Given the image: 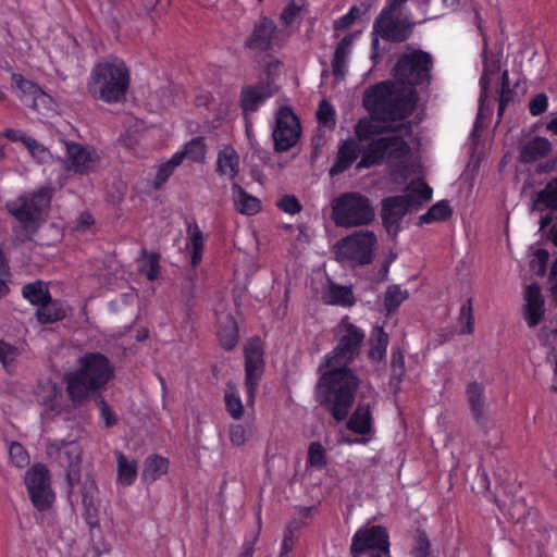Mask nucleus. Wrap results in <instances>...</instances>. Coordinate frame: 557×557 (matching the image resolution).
<instances>
[{
	"instance_id": "obj_49",
	"label": "nucleus",
	"mask_w": 557,
	"mask_h": 557,
	"mask_svg": "<svg viewBox=\"0 0 557 557\" xmlns=\"http://www.w3.org/2000/svg\"><path fill=\"white\" fill-rule=\"evenodd\" d=\"M499 70V66L494 64L492 66L485 65L483 74L480 78V87H481V94H480V106L483 107L484 102L488 98V88L491 83V76L495 74Z\"/></svg>"
},
{
	"instance_id": "obj_31",
	"label": "nucleus",
	"mask_w": 557,
	"mask_h": 557,
	"mask_svg": "<svg viewBox=\"0 0 557 557\" xmlns=\"http://www.w3.org/2000/svg\"><path fill=\"white\" fill-rule=\"evenodd\" d=\"M552 145L548 139L544 137H535L528 141L520 151V161L522 163H532L548 154Z\"/></svg>"
},
{
	"instance_id": "obj_11",
	"label": "nucleus",
	"mask_w": 557,
	"mask_h": 557,
	"mask_svg": "<svg viewBox=\"0 0 557 557\" xmlns=\"http://www.w3.org/2000/svg\"><path fill=\"white\" fill-rule=\"evenodd\" d=\"M399 55L394 69V81L400 86H416L429 83L433 59L422 50L409 49Z\"/></svg>"
},
{
	"instance_id": "obj_17",
	"label": "nucleus",
	"mask_w": 557,
	"mask_h": 557,
	"mask_svg": "<svg viewBox=\"0 0 557 557\" xmlns=\"http://www.w3.org/2000/svg\"><path fill=\"white\" fill-rule=\"evenodd\" d=\"M467 401L471 410V414L475 423L484 430L487 434L488 431L493 432L494 443H488L491 446H497L499 441V431L495 426L490 428V421L486 416V398L484 395V386L478 382H471L466 389Z\"/></svg>"
},
{
	"instance_id": "obj_1",
	"label": "nucleus",
	"mask_w": 557,
	"mask_h": 557,
	"mask_svg": "<svg viewBox=\"0 0 557 557\" xmlns=\"http://www.w3.org/2000/svg\"><path fill=\"white\" fill-rule=\"evenodd\" d=\"M336 333V346L318 368L321 375L315 386V399L336 422H342L348 417L360 385L348 364L359 356L364 333L347 318L338 324Z\"/></svg>"
},
{
	"instance_id": "obj_35",
	"label": "nucleus",
	"mask_w": 557,
	"mask_h": 557,
	"mask_svg": "<svg viewBox=\"0 0 557 557\" xmlns=\"http://www.w3.org/2000/svg\"><path fill=\"white\" fill-rule=\"evenodd\" d=\"M326 304L342 307H351L355 304V297L350 287L337 284H330L323 295Z\"/></svg>"
},
{
	"instance_id": "obj_54",
	"label": "nucleus",
	"mask_w": 557,
	"mask_h": 557,
	"mask_svg": "<svg viewBox=\"0 0 557 557\" xmlns=\"http://www.w3.org/2000/svg\"><path fill=\"white\" fill-rule=\"evenodd\" d=\"M277 207L289 214H296L301 211V205L294 195L284 196L278 202Z\"/></svg>"
},
{
	"instance_id": "obj_40",
	"label": "nucleus",
	"mask_w": 557,
	"mask_h": 557,
	"mask_svg": "<svg viewBox=\"0 0 557 557\" xmlns=\"http://www.w3.org/2000/svg\"><path fill=\"white\" fill-rule=\"evenodd\" d=\"M187 235L188 242L191 246V263L193 265H197L202 256L203 250V235L197 223L191 222L187 225Z\"/></svg>"
},
{
	"instance_id": "obj_36",
	"label": "nucleus",
	"mask_w": 557,
	"mask_h": 557,
	"mask_svg": "<svg viewBox=\"0 0 557 557\" xmlns=\"http://www.w3.org/2000/svg\"><path fill=\"white\" fill-rule=\"evenodd\" d=\"M370 350L368 356L371 360L381 361L384 359L388 345V335L383 327L376 326L372 330L370 336Z\"/></svg>"
},
{
	"instance_id": "obj_5",
	"label": "nucleus",
	"mask_w": 557,
	"mask_h": 557,
	"mask_svg": "<svg viewBox=\"0 0 557 557\" xmlns=\"http://www.w3.org/2000/svg\"><path fill=\"white\" fill-rule=\"evenodd\" d=\"M129 86V72L123 60L110 55L97 62L87 82V91L96 100L116 103Z\"/></svg>"
},
{
	"instance_id": "obj_28",
	"label": "nucleus",
	"mask_w": 557,
	"mask_h": 557,
	"mask_svg": "<svg viewBox=\"0 0 557 557\" xmlns=\"http://www.w3.org/2000/svg\"><path fill=\"white\" fill-rule=\"evenodd\" d=\"M116 458V481L123 486H129L134 483L138 473V462L134 458H128L122 451L115 450Z\"/></svg>"
},
{
	"instance_id": "obj_2",
	"label": "nucleus",
	"mask_w": 557,
	"mask_h": 557,
	"mask_svg": "<svg viewBox=\"0 0 557 557\" xmlns=\"http://www.w3.org/2000/svg\"><path fill=\"white\" fill-rule=\"evenodd\" d=\"M48 456L64 469L67 484V495L72 497L76 485H81L83 517L89 528L99 527V490L95 479L87 474L82 481L81 462L82 448L76 442H53L47 446Z\"/></svg>"
},
{
	"instance_id": "obj_25",
	"label": "nucleus",
	"mask_w": 557,
	"mask_h": 557,
	"mask_svg": "<svg viewBox=\"0 0 557 557\" xmlns=\"http://www.w3.org/2000/svg\"><path fill=\"white\" fill-rule=\"evenodd\" d=\"M215 171L230 180H234L239 173V156L232 146H225L219 151Z\"/></svg>"
},
{
	"instance_id": "obj_42",
	"label": "nucleus",
	"mask_w": 557,
	"mask_h": 557,
	"mask_svg": "<svg viewBox=\"0 0 557 557\" xmlns=\"http://www.w3.org/2000/svg\"><path fill=\"white\" fill-rule=\"evenodd\" d=\"M451 215V209L446 200L433 205L424 214L419 218V224H426L435 221H444Z\"/></svg>"
},
{
	"instance_id": "obj_10",
	"label": "nucleus",
	"mask_w": 557,
	"mask_h": 557,
	"mask_svg": "<svg viewBox=\"0 0 557 557\" xmlns=\"http://www.w3.org/2000/svg\"><path fill=\"white\" fill-rule=\"evenodd\" d=\"M359 144L361 159L357 169L380 165L385 159L401 160L410 152L408 143L399 135L377 137Z\"/></svg>"
},
{
	"instance_id": "obj_14",
	"label": "nucleus",
	"mask_w": 557,
	"mask_h": 557,
	"mask_svg": "<svg viewBox=\"0 0 557 557\" xmlns=\"http://www.w3.org/2000/svg\"><path fill=\"white\" fill-rule=\"evenodd\" d=\"M368 552L389 555L388 533L384 527H364L354 534L350 545L351 557H360Z\"/></svg>"
},
{
	"instance_id": "obj_18",
	"label": "nucleus",
	"mask_w": 557,
	"mask_h": 557,
	"mask_svg": "<svg viewBox=\"0 0 557 557\" xmlns=\"http://www.w3.org/2000/svg\"><path fill=\"white\" fill-rule=\"evenodd\" d=\"M264 371L263 351L257 343L245 348V385L249 401H253L259 382Z\"/></svg>"
},
{
	"instance_id": "obj_64",
	"label": "nucleus",
	"mask_w": 557,
	"mask_h": 557,
	"mask_svg": "<svg viewBox=\"0 0 557 557\" xmlns=\"http://www.w3.org/2000/svg\"><path fill=\"white\" fill-rule=\"evenodd\" d=\"M3 135L11 141H21L24 144L26 138L28 137L25 133L14 128H8Z\"/></svg>"
},
{
	"instance_id": "obj_23",
	"label": "nucleus",
	"mask_w": 557,
	"mask_h": 557,
	"mask_svg": "<svg viewBox=\"0 0 557 557\" xmlns=\"http://www.w3.org/2000/svg\"><path fill=\"white\" fill-rule=\"evenodd\" d=\"M12 86L14 88V91L16 96L20 98V100L29 108H36V101L39 97H42V91L40 87L28 81L25 79L20 74H13L12 75Z\"/></svg>"
},
{
	"instance_id": "obj_60",
	"label": "nucleus",
	"mask_w": 557,
	"mask_h": 557,
	"mask_svg": "<svg viewBox=\"0 0 557 557\" xmlns=\"http://www.w3.org/2000/svg\"><path fill=\"white\" fill-rule=\"evenodd\" d=\"M98 407L100 409L101 418L104 420V424L107 428L112 426L116 423V419L114 418L110 406L107 404V401L100 397L97 400Z\"/></svg>"
},
{
	"instance_id": "obj_46",
	"label": "nucleus",
	"mask_w": 557,
	"mask_h": 557,
	"mask_svg": "<svg viewBox=\"0 0 557 557\" xmlns=\"http://www.w3.org/2000/svg\"><path fill=\"white\" fill-rule=\"evenodd\" d=\"M308 462L315 468H323L326 466L325 449L319 442H312L308 448Z\"/></svg>"
},
{
	"instance_id": "obj_62",
	"label": "nucleus",
	"mask_w": 557,
	"mask_h": 557,
	"mask_svg": "<svg viewBox=\"0 0 557 557\" xmlns=\"http://www.w3.org/2000/svg\"><path fill=\"white\" fill-rule=\"evenodd\" d=\"M298 14L299 8L296 4L292 3L283 10V12L281 13V20L286 26H289L295 22L296 16Z\"/></svg>"
},
{
	"instance_id": "obj_4",
	"label": "nucleus",
	"mask_w": 557,
	"mask_h": 557,
	"mask_svg": "<svg viewBox=\"0 0 557 557\" xmlns=\"http://www.w3.org/2000/svg\"><path fill=\"white\" fill-rule=\"evenodd\" d=\"M114 376V366L101 352H87L77 360V368L64 377L67 395L81 406L103 389Z\"/></svg>"
},
{
	"instance_id": "obj_58",
	"label": "nucleus",
	"mask_w": 557,
	"mask_h": 557,
	"mask_svg": "<svg viewBox=\"0 0 557 557\" xmlns=\"http://www.w3.org/2000/svg\"><path fill=\"white\" fill-rule=\"evenodd\" d=\"M16 355L17 349L14 346L0 341V362H2L4 367L11 363Z\"/></svg>"
},
{
	"instance_id": "obj_52",
	"label": "nucleus",
	"mask_w": 557,
	"mask_h": 557,
	"mask_svg": "<svg viewBox=\"0 0 557 557\" xmlns=\"http://www.w3.org/2000/svg\"><path fill=\"white\" fill-rule=\"evenodd\" d=\"M548 107V98L546 94L540 92L529 102V111L533 116L544 113Z\"/></svg>"
},
{
	"instance_id": "obj_9",
	"label": "nucleus",
	"mask_w": 557,
	"mask_h": 557,
	"mask_svg": "<svg viewBox=\"0 0 557 557\" xmlns=\"http://www.w3.org/2000/svg\"><path fill=\"white\" fill-rule=\"evenodd\" d=\"M408 0H388L373 24V32L389 42H404L412 34L416 23L401 10Z\"/></svg>"
},
{
	"instance_id": "obj_12",
	"label": "nucleus",
	"mask_w": 557,
	"mask_h": 557,
	"mask_svg": "<svg viewBox=\"0 0 557 557\" xmlns=\"http://www.w3.org/2000/svg\"><path fill=\"white\" fill-rule=\"evenodd\" d=\"M377 239L372 231L362 230L342 238L336 244V253L341 260L352 265L370 264L374 257Z\"/></svg>"
},
{
	"instance_id": "obj_51",
	"label": "nucleus",
	"mask_w": 557,
	"mask_h": 557,
	"mask_svg": "<svg viewBox=\"0 0 557 557\" xmlns=\"http://www.w3.org/2000/svg\"><path fill=\"white\" fill-rule=\"evenodd\" d=\"M549 255L545 249H537L533 253V258L530 261V268L535 274L543 276L546 272V265Z\"/></svg>"
},
{
	"instance_id": "obj_61",
	"label": "nucleus",
	"mask_w": 557,
	"mask_h": 557,
	"mask_svg": "<svg viewBox=\"0 0 557 557\" xmlns=\"http://www.w3.org/2000/svg\"><path fill=\"white\" fill-rule=\"evenodd\" d=\"M230 440L232 444L242 446L246 442V431L244 426L239 424H233L230 426Z\"/></svg>"
},
{
	"instance_id": "obj_53",
	"label": "nucleus",
	"mask_w": 557,
	"mask_h": 557,
	"mask_svg": "<svg viewBox=\"0 0 557 557\" xmlns=\"http://www.w3.org/2000/svg\"><path fill=\"white\" fill-rule=\"evenodd\" d=\"M24 145L30 154L37 158L39 162H45L46 158L49 156L48 150L33 137H27Z\"/></svg>"
},
{
	"instance_id": "obj_13",
	"label": "nucleus",
	"mask_w": 557,
	"mask_h": 557,
	"mask_svg": "<svg viewBox=\"0 0 557 557\" xmlns=\"http://www.w3.org/2000/svg\"><path fill=\"white\" fill-rule=\"evenodd\" d=\"M25 484L34 506L42 511L50 507L54 494L50 487L49 470L41 463L34 465L25 473Z\"/></svg>"
},
{
	"instance_id": "obj_63",
	"label": "nucleus",
	"mask_w": 557,
	"mask_h": 557,
	"mask_svg": "<svg viewBox=\"0 0 557 557\" xmlns=\"http://www.w3.org/2000/svg\"><path fill=\"white\" fill-rule=\"evenodd\" d=\"M295 544L294 531L290 528H287L284 531L282 547L281 550L284 553H289Z\"/></svg>"
},
{
	"instance_id": "obj_22",
	"label": "nucleus",
	"mask_w": 557,
	"mask_h": 557,
	"mask_svg": "<svg viewBox=\"0 0 557 557\" xmlns=\"http://www.w3.org/2000/svg\"><path fill=\"white\" fill-rule=\"evenodd\" d=\"M524 319L530 327L536 326L544 317V298L537 283L530 284L524 294Z\"/></svg>"
},
{
	"instance_id": "obj_39",
	"label": "nucleus",
	"mask_w": 557,
	"mask_h": 557,
	"mask_svg": "<svg viewBox=\"0 0 557 557\" xmlns=\"http://www.w3.org/2000/svg\"><path fill=\"white\" fill-rule=\"evenodd\" d=\"M22 295L26 298L32 305L40 306L44 302L50 300L49 289L45 286L41 281H36L29 284H26L22 289Z\"/></svg>"
},
{
	"instance_id": "obj_8",
	"label": "nucleus",
	"mask_w": 557,
	"mask_h": 557,
	"mask_svg": "<svg viewBox=\"0 0 557 557\" xmlns=\"http://www.w3.org/2000/svg\"><path fill=\"white\" fill-rule=\"evenodd\" d=\"M331 219L339 227H357L372 223L375 211L368 197L356 193H344L331 203Z\"/></svg>"
},
{
	"instance_id": "obj_59",
	"label": "nucleus",
	"mask_w": 557,
	"mask_h": 557,
	"mask_svg": "<svg viewBox=\"0 0 557 557\" xmlns=\"http://www.w3.org/2000/svg\"><path fill=\"white\" fill-rule=\"evenodd\" d=\"M509 516L517 521H520L527 513V507L523 499H515L508 507Z\"/></svg>"
},
{
	"instance_id": "obj_26",
	"label": "nucleus",
	"mask_w": 557,
	"mask_h": 557,
	"mask_svg": "<svg viewBox=\"0 0 557 557\" xmlns=\"http://www.w3.org/2000/svg\"><path fill=\"white\" fill-rule=\"evenodd\" d=\"M232 197L235 209L242 214L253 215L261 209L260 200L249 195L238 183L232 185Z\"/></svg>"
},
{
	"instance_id": "obj_44",
	"label": "nucleus",
	"mask_w": 557,
	"mask_h": 557,
	"mask_svg": "<svg viewBox=\"0 0 557 557\" xmlns=\"http://www.w3.org/2000/svg\"><path fill=\"white\" fill-rule=\"evenodd\" d=\"M182 161L183 154H174L166 163L159 168L154 181L156 188H160L169 180Z\"/></svg>"
},
{
	"instance_id": "obj_24",
	"label": "nucleus",
	"mask_w": 557,
	"mask_h": 557,
	"mask_svg": "<svg viewBox=\"0 0 557 557\" xmlns=\"http://www.w3.org/2000/svg\"><path fill=\"white\" fill-rule=\"evenodd\" d=\"M360 154L359 145L355 140H346L338 148L336 160L330 169V175H338L350 168Z\"/></svg>"
},
{
	"instance_id": "obj_33",
	"label": "nucleus",
	"mask_w": 557,
	"mask_h": 557,
	"mask_svg": "<svg viewBox=\"0 0 557 557\" xmlns=\"http://www.w3.org/2000/svg\"><path fill=\"white\" fill-rule=\"evenodd\" d=\"M169 470V460L159 455H150L145 459L143 480L152 483L166 474Z\"/></svg>"
},
{
	"instance_id": "obj_45",
	"label": "nucleus",
	"mask_w": 557,
	"mask_h": 557,
	"mask_svg": "<svg viewBox=\"0 0 557 557\" xmlns=\"http://www.w3.org/2000/svg\"><path fill=\"white\" fill-rule=\"evenodd\" d=\"M458 322L461 325L460 334H472L474 331V318L471 299H468L460 308Z\"/></svg>"
},
{
	"instance_id": "obj_6",
	"label": "nucleus",
	"mask_w": 557,
	"mask_h": 557,
	"mask_svg": "<svg viewBox=\"0 0 557 557\" xmlns=\"http://www.w3.org/2000/svg\"><path fill=\"white\" fill-rule=\"evenodd\" d=\"M51 197L52 189L42 186L7 203L8 211L20 222V226L14 230L20 242L32 238L44 211L50 206Z\"/></svg>"
},
{
	"instance_id": "obj_3",
	"label": "nucleus",
	"mask_w": 557,
	"mask_h": 557,
	"mask_svg": "<svg viewBox=\"0 0 557 557\" xmlns=\"http://www.w3.org/2000/svg\"><path fill=\"white\" fill-rule=\"evenodd\" d=\"M418 92L395 81H383L366 89L362 104L375 122L399 124L414 111Z\"/></svg>"
},
{
	"instance_id": "obj_47",
	"label": "nucleus",
	"mask_w": 557,
	"mask_h": 557,
	"mask_svg": "<svg viewBox=\"0 0 557 557\" xmlns=\"http://www.w3.org/2000/svg\"><path fill=\"white\" fill-rule=\"evenodd\" d=\"M416 544L412 547L411 554L413 557H428L431 549V543L426 533L418 529L414 536Z\"/></svg>"
},
{
	"instance_id": "obj_32",
	"label": "nucleus",
	"mask_w": 557,
	"mask_h": 557,
	"mask_svg": "<svg viewBox=\"0 0 557 557\" xmlns=\"http://www.w3.org/2000/svg\"><path fill=\"white\" fill-rule=\"evenodd\" d=\"M137 263L139 273L145 275L148 281L153 282L159 278L161 270L160 253L143 249Z\"/></svg>"
},
{
	"instance_id": "obj_38",
	"label": "nucleus",
	"mask_w": 557,
	"mask_h": 557,
	"mask_svg": "<svg viewBox=\"0 0 557 557\" xmlns=\"http://www.w3.org/2000/svg\"><path fill=\"white\" fill-rule=\"evenodd\" d=\"M224 401L226 411L233 419L239 420L244 416V406L239 393L232 382H227L226 384Z\"/></svg>"
},
{
	"instance_id": "obj_56",
	"label": "nucleus",
	"mask_w": 557,
	"mask_h": 557,
	"mask_svg": "<svg viewBox=\"0 0 557 557\" xmlns=\"http://www.w3.org/2000/svg\"><path fill=\"white\" fill-rule=\"evenodd\" d=\"M335 112L332 106L325 100L321 101L319 108L317 110V119L320 123L327 125L329 123H334Z\"/></svg>"
},
{
	"instance_id": "obj_20",
	"label": "nucleus",
	"mask_w": 557,
	"mask_h": 557,
	"mask_svg": "<svg viewBox=\"0 0 557 557\" xmlns=\"http://www.w3.org/2000/svg\"><path fill=\"white\" fill-rule=\"evenodd\" d=\"M373 121L372 119H361L356 124L355 134L359 143L371 140L373 136L388 132H404L406 136H410L412 133V123L410 121L401 122L400 124L384 123L382 126L374 124Z\"/></svg>"
},
{
	"instance_id": "obj_27",
	"label": "nucleus",
	"mask_w": 557,
	"mask_h": 557,
	"mask_svg": "<svg viewBox=\"0 0 557 557\" xmlns=\"http://www.w3.org/2000/svg\"><path fill=\"white\" fill-rule=\"evenodd\" d=\"M355 34L346 35L337 45L333 59H332V72L337 78H344L346 74V64L348 55L351 51V46L355 40Z\"/></svg>"
},
{
	"instance_id": "obj_19",
	"label": "nucleus",
	"mask_w": 557,
	"mask_h": 557,
	"mask_svg": "<svg viewBox=\"0 0 557 557\" xmlns=\"http://www.w3.org/2000/svg\"><path fill=\"white\" fill-rule=\"evenodd\" d=\"M278 44L277 26L272 20L262 17L247 37L245 47L253 51L264 52L273 49Z\"/></svg>"
},
{
	"instance_id": "obj_29",
	"label": "nucleus",
	"mask_w": 557,
	"mask_h": 557,
	"mask_svg": "<svg viewBox=\"0 0 557 557\" xmlns=\"http://www.w3.org/2000/svg\"><path fill=\"white\" fill-rule=\"evenodd\" d=\"M372 416L369 404L359 403L349 420L347 421V429L360 434L367 435L371 432Z\"/></svg>"
},
{
	"instance_id": "obj_57",
	"label": "nucleus",
	"mask_w": 557,
	"mask_h": 557,
	"mask_svg": "<svg viewBox=\"0 0 557 557\" xmlns=\"http://www.w3.org/2000/svg\"><path fill=\"white\" fill-rule=\"evenodd\" d=\"M512 96H513V91L509 87L508 71L505 70L502 74V87H500L498 102L507 104L512 100Z\"/></svg>"
},
{
	"instance_id": "obj_16",
	"label": "nucleus",
	"mask_w": 557,
	"mask_h": 557,
	"mask_svg": "<svg viewBox=\"0 0 557 557\" xmlns=\"http://www.w3.org/2000/svg\"><path fill=\"white\" fill-rule=\"evenodd\" d=\"M65 169L75 174L87 175L95 172L100 163V156L94 147L74 141H65Z\"/></svg>"
},
{
	"instance_id": "obj_7",
	"label": "nucleus",
	"mask_w": 557,
	"mask_h": 557,
	"mask_svg": "<svg viewBox=\"0 0 557 557\" xmlns=\"http://www.w3.org/2000/svg\"><path fill=\"white\" fill-rule=\"evenodd\" d=\"M431 198L432 189L424 183L410 187L404 195L384 198L381 202V219L387 234L396 237L401 230L404 216L411 211H417Z\"/></svg>"
},
{
	"instance_id": "obj_15",
	"label": "nucleus",
	"mask_w": 557,
	"mask_h": 557,
	"mask_svg": "<svg viewBox=\"0 0 557 557\" xmlns=\"http://www.w3.org/2000/svg\"><path fill=\"white\" fill-rule=\"evenodd\" d=\"M300 123L298 117L288 107L281 108L275 116V127L272 132L274 149L284 152L294 147L300 136Z\"/></svg>"
},
{
	"instance_id": "obj_30",
	"label": "nucleus",
	"mask_w": 557,
	"mask_h": 557,
	"mask_svg": "<svg viewBox=\"0 0 557 557\" xmlns=\"http://www.w3.org/2000/svg\"><path fill=\"white\" fill-rule=\"evenodd\" d=\"M67 315V308L65 305L57 299H52L40 305L36 311L38 322L42 324L54 323L63 320Z\"/></svg>"
},
{
	"instance_id": "obj_50",
	"label": "nucleus",
	"mask_w": 557,
	"mask_h": 557,
	"mask_svg": "<svg viewBox=\"0 0 557 557\" xmlns=\"http://www.w3.org/2000/svg\"><path fill=\"white\" fill-rule=\"evenodd\" d=\"M391 369L394 379L400 380L405 375V357L399 348L393 349L392 351Z\"/></svg>"
},
{
	"instance_id": "obj_37",
	"label": "nucleus",
	"mask_w": 557,
	"mask_h": 557,
	"mask_svg": "<svg viewBox=\"0 0 557 557\" xmlns=\"http://www.w3.org/2000/svg\"><path fill=\"white\" fill-rule=\"evenodd\" d=\"M557 210V178L542 189L533 203V210Z\"/></svg>"
},
{
	"instance_id": "obj_41",
	"label": "nucleus",
	"mask_w": 557,
	"mask_h": 557,
	"mask_svg": "<svg viewBox=\"0 0 557 557\" xmlns=\"http://www.w3.org/2000/svg\"><path fill=\"white\" fill-rule=\"evenodd\" d=\"M408 297L409 293L407 289H401L399 285H389L384 294V309L386 313H394Z\"/></svg>"
},
{
	"instance_id": "obj_34",
	"label": "nucleus",
	"mask_w": 557,
	"mask_h": 557,
	"mask_svg": "<svg viewBox=\"0 0 557 557\" xmlns=\"http://www.w3.org/2000/svg\"><path fill=\"white\" fill-rule=\"evenodd\" d=\"M221 325L218 331V336L221 345L226 350L233 349L238 342V329L237 323L233 315L225 314L224 318L220 321Z\"/></svg>"
},
{
	"instance_id": "obj_21",
	"label": "nucleus",
	"mask_w": 557,
	"mask_h": 557,
	"mask_svg": "<svg viewBox=\"0 0 557 557\" xmlns=\"http://www.w3.org/2000/svg\"><path fill=\"white\" fill-rule=\"evenodd\" d=\"M275 90L270 84H256L243 87L240 91V108L247 116L256 112L260 106L274 95Z\"/></svg>"
},
{
	"instance_id": "obj_55",
	"label": "nucleus",
	"mask_w": 557,
	"mask_h": 557,
	"mask_svg": "<svg viewBox=\"0 0 557 557\" xmlns=\"http://www.w3.org/2000/svg\"><path fill=\"white\" fill-rule=\"evenodd\" d=\"M360 14V10L358 7L354 5L349 9L348 13L339 17L334 22V28L336 30L346 29L358 18Z\"/></svg>"
},
{
	"instance_id": "obj_48",
	"label": "nucleus",
	"mask_w": 557,
	"mask_h": 557,
	"mask_svg": "<svg viewBox=\"0 0 557 557\" xmlns=\"http://www.w3.org/2000/svg\"><path fill=\"white\" fill-rule=\"evenodd\" d=\"M9 455L13 465L23 468L29 462V456L24 446L17 442H12L9 446Z\"/></svg>"
},
{
	"instance_id": "obj_43",
	"label": "nucleus",
	"mask_w": 557,
	"mask_h": 557,
	"mask_svg": "<svg viewBox=\"0 0 557 557\" xmlns=\"http://www.w3.org/2000/svg\"><path fill=\"white\" fill-rule=\"evenodd\" d=\"M175 154H183L184 158H188L191 161L199 162L205 159L206 145L202 137H195L185 145L183 151L176 152Z\"/></svg>"
}]
</instances>
